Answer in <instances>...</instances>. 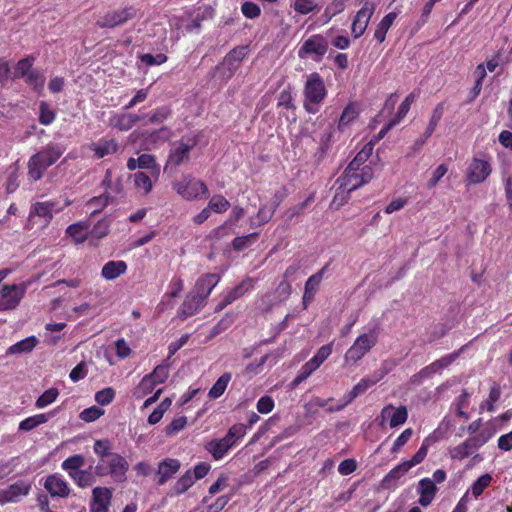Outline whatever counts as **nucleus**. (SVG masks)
Listing matches in <instances>:
<instances>
[{
    "instance_id": "f257e3e1",
    "label": "nucleus",
    "mask_w": 512,
    "mask_h": 512,
    "mask_svg": "<svg viewBox=\"0 0 512 512\" xmlns=\"http://www.w3.org/2000/svg\"><path fill=\"white\" fill-rule=\"evenodd\" d=\"M372 178L373 169L371 166H364L362 171L352 170L349 173L348 169L345 168L343 174L336 180L338 188L332 204L343 205L347 201L349 193L369 183Z\"/></svg>"
},
{
    "instance_id": "f03ea898",
    "label": "nucleus",
    "mask_w": 512,
    "mask_h": 512,
    "mask_svg": "<svg viewBox=\"0 0 512 512\" xmlns=\"http://www.w3.org/2000/svg\"><path fill=\"white\" fill-rule=\"evenodd\" d=\"M327 96L328 89L323 77L318 72L307 75L303 87V107L305 111L309 114L318 113Z\"/></svg>"
},
{
    "instance_id": "7ed1b4c3",
    "label": "nucleus",
    "mask_w": 512,
    "mask_h": 512,
    "mask_svg": "<svg viewBox=\"0 0 512 512\" xmlns=\"http://www.w3.org/2000/svg\"><path fill=\"white\" fill-rule=\"evenodd\" d=\"M200 140V135H184L179 140L170 144V149L166 163L164 165V172H175L181 165H186L190 162L191 151L197 146Z\"/></svg>"
},
{
    "instance_id": "20e7f679",
    "label": "nucleus",
    "mask_w": 512,
    "mask_h": 512,
    "mask_svg": "<svg viewBox=\"0 0 512 512\" xmlns=\"http://www.w3.org/2000/svg\"><path fill=\"white\" fill-rule=\"evenodd\" d=\"M173 191L186 201H195L205 198L209 189L204 181L191 174H183L180 179L171 183Z\"/></svg>"
},
{
    "instance_id": "39448f33",
    "label": "nucleus",
    "mask_w": 512,
    "mask_h": 512,
    "mask_svg": "<svg viewBox=\"0 0 512 512\" xmlns=\"http://www.w3.org/2000/svg\"><path fill=\"white\" fill-rule=\"evenodd\" d=\"M128 470V461L119 453H115L107 459L98 461L95 466V474L98 477L110 476L116 483H123L127 480Z\"/></svg>"
},
{
    "instance_id": "423d86ee",
    "label": "nucleus",
    "mask_w": 512,
    "mask_h": 512,
    "mask_svg": "<svg viewBox=\"0 0 512 512\" xmlns=\"http://www.w3.org/2000/svg\"><path fill=\"white\" fill-rule=\"evenodd\" d=\"M379 339L377 328L370 329L367 333L360 334L346 351L344 360L347 364L359 362L373 347Z\"/></svg>"
},
{
    "instance_id": "0eeeda50",
    "label": "nucleus",
    "mask_w": 512,
    "mask_h": 512,
    "mask_svg": "<svg viewBox=\"0 0 512 512\" xmlns=\"http://www.w3.org/2000/svg\"><path fill=\"white\" fill-rule=\"evenodd\" d=\"M493 436L489 430H482L474 436H470L461 444L449 449V456L452 460H463L473 455L483 445H485Z\"/></svg>"
},
{
    "instance_id": "6e6552de",
    "label": "nucleus",
    "mask_w": 512,
    "mask_h": 512,
    "mask_svg": "<svg viewBox=\"0 0 512 512\" xmlns=\"http://www.w3.org/2000/svg\"><path fill=\"white\" fill-rule=\"evenodd\" d=\"M328 47V40L322 34H313L303 41L297 54L300 59H312L318 63L322 61Z\"/></svg>"
},
{
    "instance_id": "1a4fd4ad",
    "label": "nucleus",
    "mask_w": 512,
    "mask_h": 512,
    "mask_svg": "<svg viewBox=\"0 0 512 512\" xmlns=\"http://www.w3.org/2000/svg\"><path fill=\"white\" fill-rule=\"evenodd\" d=\"M28 284H5L0 292V311L14 310L26 294Z\"/></svg>"
},
{
    "instance_id": "9d476101",
    "label": "nucleus",
    "mask_w": 512,
    "mask_h": 512,
    "mask_svg": "<svg viewBox=\"0 0 512 512\" xmlns=\"http://www.w3.org/2000/svg\"><path fill=\"white\" fill-rule=\"evenodd\" d=\"M138 10L134 6H126L118 10L107 11L97 21L99 28H115L123 25L137 16Z\"/></svg>"
},
{
    "instance_id": "9b49d317",
    "label": "nucleus",
    "mask_w": 512,
    "mask_h": 512,
    "mask_svg": "<svg viewBox=\"0 0 512 512\" xmlns=\"http://www.w3.org/2000/svg\"><path fill=\"white\" fill-rule=\"evenodd\" d=\"M492 173V166L486 159L474 157L469 163L465 175L468 185L483 183Z\"/></svg>"
},
{
    "instance_id": "f8f14e48",
    "label": "nucleus",
    "mask_w": 512,
    "mask_h": 512,
    "mask_svg": "<svg viewBox=\"0 0 512 512\" xmlns=\"http://www.w3.org/2000/svg\"><path fill=\"white\" fill-rule=\"evenodd\" d=\"M32 485L25 480H19L5 489H0V505L17 503L31 491Z\"/></svg>"
},
{
    "instance_id": "ddd939ff",
    "label": "nucleus",
    "mask_w": 512,
    "mask_h": 512,
    "mask_svg": "<svg viewBox=\"0 0 512 512\" xmlns=\"http://www.w3.org/2000/svg\"><path fill=\"white\" fill-rule=\"evenodd\" d=\"M375 9V3L366 1L362 8L356 12L351 25V33L355 39L361 37L365 33Z\"/></svg>"
},
{
    "instance_id": "4468645a",
    "label": "nucleus",
    "mask_w": 512,
    "mask_h": 512,
    "mask_svg": "<svg viewBox=\"0 0 512 512\" xmlns=\"http://www.w3.org/2000/svg\"><path fill=\"white\" fill-rule=\"evenodd\" d=\"M248 46H237L229 51L223 61L217 66V69H223L227 78H231L241 65L242 60L247 55Z\"/></svg>"
},
{
    "instance_id": "2eb2a0df",
    "label": "nucleus",
    "mask_w": 512,
    "mask_h": 512,
    "mask_svg": "<svg viewBox=\"0 0 512 512\" xmlns=\"http://www.w3.org/2000/svg\"><path fill=\"white\" fill-rule=\"evenodd\" d=\"M381 425L388 421L391 428L404 424L408 418V410L405 406L394 407L392 404L384 406L380 412Z\"/></svg>"
},
{
    "instance_id": "dca6fc26",
    "label": "nucleus",
    "mask_w": 512,
    "mask_h": 512,
    "mask_svg": "<svg viewBox=\"0 0 512 512\" xmlns=\"http://www.w3.org/2000/svg\"><path fill=\"white\" fill-rule=\"evenodd\" d=\"M43 486L51 497L66 498L71 491L68 482L58 473L48 475Z\"/></svg>"
},
{
    "instance_id": "f3484780",
    "label": "nucleus",
    "mask_w": 512,
    "mask_h": 512,
    "mask_svg": "<svg viewBox=\"0 0 512 512\" xmlns=\"http://www.w3.org/2000/svg\"><path fill=\"white\" fill-rule=\"evenodd\" d=\"M113 490L108 487H95L92 490L90 512H109Z\"/></svg>"
},
{
    "instance_id": "a211bd4d",
    "label": "nucleus",
    "mask_w": 512,
    "mask_h": 512,
    "mask_svg": "<svg viewBox=\"0 0 512 512\" xmlns=\"http://www.w3.org/2000/svg\"><path fill=\"white\" fill-rule=\"evenodd\" d=\"M206 303L201 297L194 294L192 291L187 293L184 301L177 310V317L184 321L189 317L196 315Z\"/></svg>"
},
{
    "instance_id": "6ab92c4d",
    "label": "nucleus",
    "mask_w": 512,
    "mask_h": 512,
    "mask_svg": "<svg viewBox=\"0 0 512 512\" xmlns=\"http://www.w3.org/2000/svg\"><path fill=\"white\" fill-rule=\"evenodd\" d=\"M462 351L463 347L458 351H454L441 357L440 359L435 360L431 364L422 368L419 371V375L431 378L433 375L441 373L442 370L448 368L460 356Z\"/></svg>"
},
{
    "instance_id": "aec40b11",
    "label": "nucleus",
    "mask_w": 512,
    "mask_h": 512,
    "mask_svg": "<svg viewBox=\"0 0 512 512\" xmlns=\"http://www.w3.org/2000/svg\"><path fill=\"white\" fill-rule=\"evenodd\" d=\"M219 281L220 276L218 274L206 273L197 279L194 288L191 291L201 297L206 303L207 298Z\"/></svg>"
},
{
    "instance_id": "412c9836",
    "label": "nucleus",
    "mask_w": 512,
    "mask_h": 512,
    "mask_svg": "<svg viewBox=\"0 0 512 512\" xmlns=\"http://www.w3.org/2000/svg\"><path fill=\"white\" fill-rule=\"evenodd\" d=\"M55 201L36 202L31 205L28 220L29 222L36 216L45 220V226H48L53 219V212H60L61 208H56Z\"/></svg>"
},
{
    "instance_id": "4be33fe9",
    "label": "nucleus",
    "mask_w": 512,
    "mask_h": 512,
    "mask_svg": "<svg viewBox=\"0 0 512 512\" xmlns=\"http://www.w3.org/2000/svg\"><path fill=\"white\" fill-rule=\"evenodd\" d=\"M328 264H326L324 267H322L318 272L311 275L307 281L305 282L304 287V294L302 298V304L303 308L306 309L308 306V303L312 301L315 297V294L317 293L320 283L323 279L324 272L327 269Z\"/></svg>"
},
{
    "instance_id": "5701e85b",
    "label": "nucleus",
    "mask_w": 512,
    "mask_h": 512,
    "mask_svg": "<svg viewBox=\"0 0 512 512\" xmlns=\"http://www.w3.org/2000/svg\"><path fill=\"white\" fill-rule=\"evenodd\" d=\"M141 119V116L133 113H115L109 118L108 124L113 129L128 131Z\"/></svg>"
},
{
    "instance_id": "b1692460",
    "label": "nucleus",
    "mask_w": 512,
    "mask_h": 512,
    "mask_svg": "<svg viewBox=\"0 0 512 512\" xmlns=\"http://www.w3.org/2000/svg\"><path fill=\"white\" fill-rule=\"evenodd\" d=\"M66 148L61 144L49 143L45 148L35 153L47 168L54 165L64 154Z\"/></svg>"
},
{
    "instance_id": "393cba45",
    "label": "nucleus",
    "mask_w": 512,
    "mask_h": 512,
    "mask_svg": "<svg viewBox=\"0 0 512 512\" xmlns=\"http://www.w3.org/2000/svg\"><path fill=\"white\" fill-rule=\"evenodd\" d=\"M181 467L180 461L174 458H165L158 464L157 474L159 476L157 483L165 484L175 475Z\"/></svg>"
},
{
    "instance_id": "a878e982",
    "label": "nucleus",
    "mask_w": 512,
    "mask_h": 512,
    "mask_svg": "<svg viewBox=\"0 0 512 512\" xmlns=\"http://www.w3.org/2000/svg\"><path fill=\"white\" fill-rule=\"evenodd\" d=\"M205 450L211 454L212 458L216 461L221 460L230 449L233 448V443L228 442L225 437L220 439H212L205 444Z\"/></svg>"
},
{
    "instance_id": "bb28decb",
    "label": "nucleus",
    "mask_w": 512,
    "mask_h": 512,
    "mask_svg": "<svg viewBox=\"0 0 512 512\" xmlns=\"http://www.w3.org/2000/svg\"><path fill=\"white\" fill-rule=\"evenodd\" d=\"M437 492V487L430 478H423L418 484V503L426 507L431 504Z\"/></svg>"
},
{
    "instance_id": "cd10ccee",
    "label": "nucleus",
    "mask_w": 512,
    "mask_h": 512,
    "mask_svg": "<svg viewBox=\"0 0 512 512\" xmlns=\"http://www.w3.org/2000/svg\"><path fill=\"white\" fill-rule=\"evenodd\" d=\"M118 149L119 144L115 139L101 138L98 142L90 145V150L94 152L95 157L98 159L115 154Z\"/></svg>"
},
{
    "instance_id": "c85d7f7f",
    "label": "nucleus",
    "mask_w": 512,
    "mask_h": 512,
    "mask_svg": "<svg viewBox=\"0 0 512 512\" xmlns=\"http://www.w3.org/2000/svg\"><path fill=\"white\" fill-rule=\"evenodd\" d=\"M127 270V264L123 260H110L108 261L101 270V276L105 280H114L120 275L124 274Z\"/></svg>"
},
{
    "instance_id": "c756f323",
    "label": "nucleus",
    "mask_w": 512,
    "mask_h": 512,
    "mask_svg": "<svg viewBox=\"0 0 512 512\" xmlns=\"http://www.w3.org/2000/svg\"><path fill=\"white\" fill-rule=\"evenodd\" d=\"M56 410L48 412L36 414L34 416H30L19 423V430L21 431H31L37 426L46 423L51 417L55 416Z\"/></svg>"
},
{
    "instance_id": "7c9ffc66",
    "label": "nucleus",
    "mask_w": 512,
    "mask_h": 512,
    "mask_svg": "<svg viewBox=\"0 0 512 512\" xmlns=\"http://www.w3.org/2000/svg\"><path fill=\"white\" fill-rule=\"evenodd\" d=\"M89 224L87 222H78L71 224L66 229V235L71 237L77 244L83 243L88 238Z\"/></svg>"
},
{
    "instance_id": "2f4dec72",
    "label": "nucleus",
    "mask_w": 512,
    "mask_h": 512,
    "mask_svg": "<svg viewBox=\"0 0 512 512\" xmlns=\"http://www.w3.org/2000/svg\"><path fill=\"white\" fill-rule=\"evenodd\" d=\"M359 116V109L355 102H349L343 109L338 120V130L343 131L350 123Z\"/></svg>"
},
{
    "instance_id": "473e14b6",
    "label": "nucleus",
    "mask_w": 512,
    "mask_h": 512,
    "mask_svg": "<svg viewBox=\"0 0 512 512\" xmlns=\"http://www.w3.org/2000/svg\"><path fill=\"white\" fill-rule=\"evenodd\" d=\"M380 378H362L346 395V404L351 403L358 396L364 394L371 386L375 385Z\"/></svg>"
},
{
    "instance_id": "72a5a7b5",
    "label": "nucleus",
    "mask_w": 512,
    "mask_h": 512,
    "mask_svg": "<svg viewBox=\"0 0 512 512\" xmlns=\"http://www.w3.org/2000/svg\"><path fill=\"white\" fill-rule=\"evenodd\" d=\"M397 18L396 12H389L387 15H385L382 20L377 25L375 32H374V38L379 42H384L386 38V34L393 25L395 19Z\"/></svg>"
},
{
    "instance_id": "f704fd0d",
    "label": "nucleus",
    "mask_w": 512,
    "mask_h": 512,
    "mask_svg": "<svg viewBox=\"0 0 512 512\" xmlns=\"http://www.w3.org/2000/svg\"><path fill=\"white\" fill-rule=\"evenodd\" d=\"M28 176L33 181L40 180L48 169L36 154H33L28 160Z\"/></svg>"
},
{
    "instance_id": "c9c22d12",
    "label": "nucleus",
    "mask_w": 512,
    "mask_h": 512,
    "mask_svg": "<svg viewBox=\"0 0 512 512\" xmlns=\"http://www.w3.org/2000/svg\"><path fill=\"white\" fill-rule=\"evenodd\" d=\"M95 470H80L74 474L70 473V478L80 488H86L92 486L96 482Z\"/></svg>"
},
{
    "instance_id": "e433bc0d",
    "label": "nucleus",
    "mask_w": 512,
    "mask_h": 512,
    "mask_svg": "<svg viewBox=\"0 0 512 512\" xmlns=\"http://www.w3.org/2000/svg\"><path fill=\"white\" fill-rule=\"evenodd\" d=\"M172 115V109L169 106H160L152 110L147 115V124L161 125Z\"/></svg>"
},
{
    "instance_id": "4c0bfd02",
    "label": "nucleus",
    "mask_w": 512,
    "mask_h": 512,
    "mask_svg": "<svg viewBox=\"0 0 512 512\" xmlns=\"http://www.w3.org/2000/svg\"><path fill=\"white\" fill-rule=\"evenodd\" d=\"M37 344L38 339L35 336H29L11 345L7 350V354L28 353L31 352Z\"/></svg>"
},
{
    "instance_id": "58836bf2",
    "label": "nucleus",
    "mask_w": 512,
    "mask_h": 512,
    "mask_svg": "<svg viewBox=\"0 0 512 512\" xmlns=\"http://www.w3.org/2000/svg\"><path fill=\"white\" fill-rule=\"evenodd\" d=\"M232 375L229 372L223 373L217 381L213 384V386L210 388L208 392V396L211 399H217L221 397L225 390L227 389V386L229 382L231 381Z\"/></svg>"
},
{
    "instance_id": "ea45409f",
    "label": "nucleus",
    "mask_w": 512,
    "mask_h": 512,
    "mask_svg": "<svg viewBox=\"0 0 512 512\" xmlns=\"http://www.w3.org/2000/svg\"><path fill=\"white\" fill-rule=\"evenodd\" d=\"M112 449H113V444L107 438L98 439L94 442V445H93V451L99 458V461H102L104 459L111 457V455H114L115 452H112Z\"/></svg>"
},
{
    "instance_id": "a19ab883",
    "label": "nucleus",
    "mask_w": 512,
    "mask_h": 512,
    "mask_svg": "<svg viewBox=\"0 0 512 512\" xmlns=\"http://www.w3.org/2000/svg\"><path fill=\"white\" fill-rule=\"evenodd\" d=\"M411 469L410 465L407 461H402L397 466H395L389 473L384 477L383 484L386 487H390L392 483L402 476H404Z\"/></svg>"
},
{
    "instance_id": "79ce46f5",
    "label": "nucleus",
    "mask_w": 512,
    "mask_h": 512,
    "mask_svg": "<svg viewBox=\"0 0 512 512\" xmlns=\"http://www.w3.org/2000/svg\"><path fill=\"white\" fill-rule=\"evenodd\" d=\"M275 214V207H268L267 205H262L256 216L251 218L250 225L251 227L261 226L265 223H268L273 215Z\"/></svg>"
},
{
    "instance_id": "37998d69",
    "label": "nucleus",
    "mask_w": 512,
    "mask_h": 512,
    "mask_svg": "<svg viewBox=\"0 0 512 512\" xmlns=\"http://www.w3.org/2000/svg\"><path fill=\"white\" fill-rule=\"evenodd\" d=\"M85 464V458L81 454H75L73 456L68 457L65 459L62 464L61 468L68 473L70 476V473L74 474L75 472H78L81 470V467Z\"/></svg>"
},
{
    "instance_id": "c03bdc74",
    "label": "nucleus",
    "mask_w": 512,
    "mask_h": 512,
    "mask_svg": "<svg viewBox=\"0 0 512 512\" xmlns=\"http://www.w3.org/2000/svg\"><path fill=\"white\" fill-rule=\"evenodd\" d=\"M195 480L192 475V471H186L174 484L173 494L179 496L185 493L193 484Z\"/></svg>"
},
{
    "instance_id": "a18cd8bd",
    "label": "nucleus",
    "mask_w": 512,
    "mask_h": 512,
    "mask_svg": "<svg viewBox=\"0 0 512 512\" xmlns=\"http://www.w3.org/2000/svg\"><path fill=\"white\" fill-rule=\"evenodd\" d=\"M501 387L497 382H493V384L490 387L488 398L483 401L481 404V408H486L489 412L495 411V403L499 401L501 397Z\"/></svg>"
},
{
    "instance_id": "49530a36",
    "label": "nucleus",
    "mask_w": 512,
    "mask_h": 512,
    "mask_svg": "<svg viewBox=\"0 0 512 512\" xmlns=\"http://www.w3.org/2000/svg\"><path fill=\"white\" fill-rule=\"evenodd\" d=\"M492 475L489 473H485L477 478L476 481L470 487V491L475 498H478L482 495L485 489H487L492 482Z\"/></svg>"
},
{
    "instance_id": "de8ad7c7",
    "label": "nucleus",
    "mask_w": 512,
    "mask_h": 512,
    "mask_svg": "<svg viewBox=\"0 0 512 512\" xmlns=\"http://www.w3.org/2000/svg\"><path fill=\"white\" fill-rule=\"evenodd\" d=\"M291 7L296 13L301 15L310 14L318 9V5L314 0H291Z\"/></svg>"
},
{
    "instance_id": "09e8293b",
    "label": "nucleus",
    "mask_w": 512,
    "mask_h": 512,
    "mask_svg": "<svg viewBox=\"0 0 512 512\" xmlns=\"http://www.w3.org/2000/svg\"><path fill=\"white\" fill-rule=\"evenodd\" d=\"M247 428L243 423H236L232 425L226 435L224 436L228 442L233 443V447H235L245 435H246Z\"/></svg>"
},
{
    "instance_id": "8fccbe9b",
    "label": "nucleus",
    "mask_w": 512,
    "mask_h": 512,
    "mask_svg": "<svg viewBox=\"0 0 512 512\" xmlns=\"http://www.w3.org/2000/svg\"><path fill=\"white\" fill-rule=\"evenodd\" d=\"M230 207V202L221 194L213 195L208 203V208L218 214L226 212Z\"/></svg>"
},
{
    "instance_id": "3c124183",
    "label": "nucleus",
    "mask_w": 512,
    "mask_h": 512,
    "mask_svg": "<svg viewBox=\"0 0 512 512\" xmlns=\"http://www.w3.org/2000/svg\"><path fill=\"white\" fill-rule=\"evenodd\" d=\"M133 179L135 187L142 190L144 194H148L152 191V180L145 172L139 171L134 173Z\"/></svg>"
},
{
    "instance_id": "603ef678",
    "label": "nucleus",
    "mask_w": 512,
    "mask_h": 512,
    "mask_svg": "<svg viewBox=\"0 0 512 512\" xmlns=\"http://www.w3.org/2000/svg\"><path fill=\"white\" fill-rule=\"evenodd\" d=\"M171 399L165 398L163 399L158 406L152 411V413L148 417V423L150 425L157 424L163 417L164 413L169 409L171 406Z\"/></svg>"
},
{
    "instance_id": "864d4df0",
    "label": "nucleus",
    "mask_w": 512,
    "mask_h": 512,
    "mask_svg": "<svg viewBox=\"0 0 512 512\" xmlns=\"http://www.w3.org/2000/svg\"><path fill=\"white\" fill-rule=\"evenodd\" d=\"M416 95L410 93L400 104L395 118L389 123V126L396 125L399 123L409 112L411 104L415 101Z\"/></svg>"
},
{
    "instance_id": "5fc2aeb1",
    "label": "nucleus",
    "mask_w": 512,
    "mask_h": 512,
    "mask_svg": "<svg viewBox=\"0 0 512 512\" xmlns=\"http://www.w3.org/2000/svg\"><path fill=\"white\" fill-rule=\"evenodd\" d=\"M59 396V390L55 387L44 391L36 400L35 406L39 409L45 408L56 401Z\"/></svg>"
},
{
    "instance_id": "6e6d98bb",
    "label": "nucleus",
    "mask_w": 512,
    "mask_h": 512,
    "mask_svg": "<svg viewBox=\"0 0 512 512\" xmlns=\"http://www.w3.org/2000/svg\"><path fill=\"white\" fill-rule=\"evenodd\" d=\"M155 387L156 384L153 382V380H151L149 377H147V375H145L135 388L133 395L137 399L143 398L146 395L152 393Z\"/></svg>"
},
{
    "instance_id": "4d7b16f0",
    "label": "nucleus",
    "mask_w": 512,
    "mask_h": 512,
    "mask_svg": "<svg viewBox=\"0 0 512 512\" xmlns=\"http://www.w3.org/2000/svg\"><path fill=\"white\" fill-rule=\"evenodd\" d=\"M56 113L52 110L49 104L41 101L39 104V122L42 125L48 126L54 122Z\"/></svg>"
},
{
    "instance_id": "13d9d810",
    "label": "nucleus",
    "mask_w": 512,
    "mask_h": 512,
    "mask_svg": "<svg viewBox=\"0 0 512 512\" xmlns=\"http://www.w3.org/2000/svg\"><path fill=\"white\" fill-rule=\"evenodd\" d=\"M259 233L253 232L245 236H238L235 237L232 241V248L235 251H243L245 250L252 242L256 241L258 238Z\"/></svg>"
},
{
    "instance_id": "bf43d9fd",
    "label": "nucleus",
    "mask_w": 512,
    "mask_h": 512,
    "mask_svg": "<svg viewBox=\"0 0 512 512\" xmlns=\"http://www.w3.org/2000/svg\"><path fill=\"white\" fill-rule=\"evenodd\" d=\"M251 287V280L248 279L243 281L241 284L237 285L233 289H231L226 295V303H232L235 300L242 297Z\"/></svg>"
},
{
    "instance_id": "052dcab7",
    "label": "nucleus",
    "mask_w": 512,
    "mask_h": 512,
    "mask_svg": "<svg viewBox=\"0 0 512 512\" xmlns=\"http://www.w3.org/2000/svg\"><path fill=\"white\" fill-rule=\"evenodd\" d=\"M35 58L33 56H27L18 61L15 68V77L24 78L28 73L33 70Z\"/></svg>"
},
{
    "instance_id": "680f3d73",
    "label": "nucleus",
    "mask_w": 512,
    "mask_h": 512,
    "mask_svg": "<svg viewBox=\"0 0 512 512\" xmlns=\"http://www.w3.org/2000/svg\"><path fill=\"white\" fill-rule=\"evenodd\" d=\"M25 82L36 91H41L44 87L45 77L38 71L32 70L25 77Z\"/></svg>"
},
{
    "instance_id": "e2e57ef3",
    "label": "nucleus",
    "mask_w": 512,
    "mask_h": 512,
    "mask_svg": "<svg viewBox=\"0 0 512 512\" xmlns=\"http://www.w3.org/2000/svg\"><path fill=\"white\" fill-rule=\"evenodd\" d=\"M429 446H430V440H429V438H425L423 440L420 448L412 456V458L410 460H406L411 468L424 461V459L427 456Z\"/></svg>"
},
{
    "instance_id": "0e129e2a",
    "label": "nucleus",
    "mask_w": 512,
    "mask_h": 512,
    "mask_svg": "<svg viewBox=\"0 0 512 512\" xmlns=\"http://www.w3.org/2000/svg\"><path fill=\"white\" fill-rule=\"evenodd\" d=\"M429 446H430V440H429V438H425L423 440L420 448L412 456V458L410 460H406L411 468L424 461V459L427 456Z\"/></svg>"
},
{
    "instance_id": "69168bd1",
    "label": "nucleus",
    "mask_w": 512,
    "mask_h": 512,
    "mask_svg": "<svg viewBox=\"0 0 512 512\" xmlns=\"http://www.w3.org/2000/svg\"><path fill=\"white\" fill-rule=\"evenodd\" d=\"M345 9V1L344 0H333L330 2L323 13V16L327 19V22L330 21L333 17L343 12Z\"/></svg>"
},
{
    "instance_id": "338daca9",
    "label": "nucleus",
    "mask_w": 512,
    "mask_h": 512,
    "mask_svg": "<svg viewBox=\"0 0 512 512\" xmlns=\"http://www.w3.org/2000/svg\"><path fill=\"white\" fill-rule=\"evenodd\" d=\"M110 231V222L107 219L99 220L91 229L90 235L96 239H102L108 235Z\"/></svg>"
},
{
    "instance_id": "774afa93",
    "label": "nucleus",
    "mask_w": 512,
    "mask_h": 512,
    "mask_svg": "<svg viewBox=\"0 0 512 512\" xmlns=\"http://www.w3.org/2000/svg\"><path fill=\"white\" fill-rule=\"evenodd\" d=\"M169 376V369L166 365H158L154 368V370L147 374V377H149L153 382L158 385L164 383Z\"/></svg>"
}]
</instances>
